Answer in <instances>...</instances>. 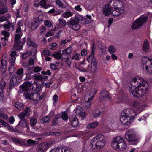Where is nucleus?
Here are the masks:
<instances>
[{
  "label": "nucleus",
  "mask_w": 152,
  "mask_h": 152,
  "mask_svg": "<svg viewBox=\"0 0 152 152\" xmlns=\"http://www.w3.org/2000/svg\"><path fill=\"white\" fill-rule=\"evenodd\" d=\"M147 86L146 80L140 77L136 76L131 82L129 91L134 97L142 96L146 93Z\"/></svg>",
  "instance_id": "1"
},
{
  "label": "nucleus",
  "mask_w": 152,
  "mask_h": 152,
  "mask_svg": "<svg viewBox=\"0 0 152 152\" xmlns=\"http://www.w3.org/2000/svg\"><path fill=\"white\" fill-rule=\"evenodd\" d=\"M136 115L135 112L131 109L124 110L121 113L120 118L121 123L124 124H129L133 121Z\"/></svg>",
  "instance_id": "2"
},
{
  "label": "nucleus",
  "mask_w": 152,
  "mask_h": 152,
  "mask_svg": "<svg viewBox=\"0 0 152 152\" xmlns=\"http://www.w3.org/2000/svg\"><path fill=\"white\" fill-rule=\"evenodd\" d=\"M23 20H21L19 21L17 24L16 33L15 37V41L14 45V48L15 50L21 49L23 47V44L20 42V39L22 35L21 28L23 27Z\"/></svg>",
  "instance_id": "3"
},
{
  "label": "nucleus",
  "mask_w": 152,
  "mask_h": 152,
  "mask_svg": "<svg viewBox=\"0 0 152 152\" xmlns=\"http://www.w3.org/2000/svg\"><path fill=\"white\" fill-rule=\"evenodd\" d=\"M105 140L104 137L102 134L97 135L91 140L90 147L92 149H99L105 145Z\"/></svg>",
  "instance_id": "4"
},
{
  "label": "nucleus",
  "mask_w": 152,
  "mask_h": 152,
  "mask_svg": "<svg viewBox=\"0 0 152 152\" xmlns=\"http://www.w3.org/2000/svg\"><path fill=\"white\" fill-rule=\"evenodd\" d=\"M125 138L130 144H136L140 140V138L136 135L133 130H129L125 134Z\"/></svg>",
  "instance_id": "5"
},
{
  "label": "nucleus",
  "mask_w": 152,
  "mask_h": 152,
  "mask_svg": "<svg viewBox=\"0 0 152 152\" xmlns=\"http://www.w3.org/2000/svg\"><path fill=\"white\" fill-rule=\"evenodd\" d=\"M142 61L143 69L148 73H152V57H144Z\"/></svg>",
  "instance_id": "6"
},
{
  "label": "nucleus",
  "mask_w": 152,
  "mask_h": 152,
  "mask_svg": "<svg viewBox=\"0 0 152 152\" xmlns=\"http://www.w3.org/2000/svg\"><path fill=\"white\" fill-rule=\"evenodd\" d=\"M148 19V17L144 15H142L135 20L131 26L133 30H136L145 23Z\"/></svg>",
  "instance_id": "7"
},
{
  "label": "nucleus",
  "mask_w": 152,
  "mask_h": 152,
  "mask_svg": "<svg viewBox=\"0 0 152 152\" xmlns=\"http://www.w3.org/2000/svg\"><path fill=\"white\" fill-rule=\"evenodd\" d=\"M148 19V17L144 15H142L135 20L131 26L133 30H136L145 23Z\"/></svg>",
  "instance_id": "8"
},
{
  "label": "nucleus",
  "mask_w": 152,
  "mask_h": 152,
  "mask_svg": "<svg viewBox=\"0 0 152 152\" xmlns=\"http://www.w3.org/2000/svg\"><path fill=\"white\" fill-rule=\"evenodd\" d=\"M87 60L88 62L91 63V67L89 68L90 71L95 74L97 71V63L93 55L90 56L87 58Z\"/></svg>",
  "instance_id": "9"
},
{
  "label": "nucleus",
  "mask_w": 152,
  "mask_h": 152,
  "mask_svg": "<svg viewBox=\"0 0 152 152\" xmlns=\"http://www.w3.org/2000/svg\"><path fill=\"white\" fill-rule=\"evenodd\" d=\"M52 144L51 142H42L37 146L36 151L38 152H44L48 149Z\"/></svg>",
  "instance_id": "10"
},
{
  "label": "nucleus",
  "mask_w": 152,
  "mask_h": 152,
  "mask_svg": "<svg viewBox=\"0 0 152 152\" xmlns=\"http://www.w3.org/2000/svg\"><path fill=\"white\" fill-rule=\"evenodd\" d=\"M68 25L75 31H78L81 28L78 20H70L67 23Z\"/></svg>",
  "instance_id": "11"
},
{
  "label": "nucleus",
  "mask_w": 152,
  "mask_h": 152,
  "mask_svg": "<svg viewBox=\"0 0 152 152\" xmlns=\"http://www.w3.org/2000/svg\"><path fill=\"white\" fill-rule=\"evenodd\" d=\"M121 137L120 136H117L114 138L112 141L111 143L112 148L117 151L121 140Z\"/></svg>",
  "instance_id": "12"
},
{
  "label": "nucleus",
  "mask_w": 152,
  "mask_h": 152,
  "mask_svg": "<svg viewBox=\"0 0 152 152\" xmlns=\"http://www.w3.org/2000/svg\"><path fill=\"white\" fill-rule=\"evenodd\" d=\"M110 2L107 4H105L103 7V13L106 16H108L110 14H112V9L110 5Z\"/></svg>",
  "instance_id": "13"
},
{
  "label": "nucleus",
  "mask_w": 152,
  "mask_h": 152,
  "mask_svg": "<svg viewBox=\"0 0 152 152\" xmlns=\"http://www.w3.org/2000/svg\"><path fill=\"white\" fill-rule=\"evenodd\" d=\"M21 78V77L18 75H13L10 80V88H13L14 86L15 85L16 83H19Z\"/></svg>",
  "instance_id": "14"
},
{
  "label": "nucleus",
  "mask_w": 152,
  "mask_h": 152,
  "mask_svg": "<svg viewBox=\"0 0 152 152\" xmlns=\"http://www.w3.org/2000/svg\"><path fill=\"white\" fill-rule=\"evenodd\" d=\"M8 61L7 58L4 56L2 57L1 69L2 73H4L7 69V62Z\"/></svg>",
  "instance_id": "15"
},
{
  "label": "nucleus",
  "mask_w": 152,
  "mask_h": 152,
  "mask_svg": "<svg viewBox=\"0 0 152 152\" xmlns=\"http://www.w3.org/2000/svg\"><path fill=\"white\" fill-rule=\"evenodd\" d=\"M34 60L33 58H30L29 59L28 64L23 63L22 64L23 66L29 70H30L33 68L34 66Z\"/></svg>",
  "instance_id": "16"
},
{
  "label": "nucleus",
  "mask_w": 152,
  "mask_h": 152,
  "mask_svg": "<svg viewBox=\"0 0 152 152\" xmlns=\"http://www.w3.org/2000/svg\"><path fill=\"white\" fill-rule=\"evenodd\" d=\"M124 10V8L115 7L114 10H112V15L113 16H119L123 13Z\"/></svg>",
  "instance_id": "17"
},
{
  "label": "nucleus",
  "mask_w": 152,
  "mask_h": 152,
  "mask_svg": "<svg viewBox=\"0 0 152 152\" xmlns=\"http://www.w3.org/2000/svg\"><path fill=\"white\" fill-rule=\"evenodd\" d=\"M117 151H122L125 150L127 147V145L124 141L123 139L121 137Z\"/></svg>",
  "instance_id": "18"
},
{
  "label": "nucleus",
  "mask_w": 152,
  "mask_h": 152,
  "mask_svg": "<svg viewBox=\"0 0 152 152\" xmlns=\"http://www.w3.org/2000/svg\"><path fill=\"white\" fill-rule=\"evenodd\" d=\"M11 58L9 61L12 66H14L15 64V60L17 56V53L15 51H12L10 53Z\"/></svg>",
  "instance_id": "19"
},
{
  "label": "nucleus",
  "mask_w": 152,
  "mask_h": 152,
  "mask_svg": "<svg viewBox=\"0 0 152 152\" xmlns=\"http://www.w3.org/2000/svg\"><path fill=\"white\" fill-rule=\"evenodd\" d=\"M100 100L103 101L106 99H108L110 100L111 98L109 96L108 93L107 91H102L100 95Z\"/></svg>",
  "instance_id": "20"
},
{
  "label": "nucleus",
  "mask_w": 152,
  "mask_h": 152,
  "mask_svg": "<svg viewBox=\"0 0 152 152\" xmlns=\"http://www.w3.org/2000/svg\"><path fill=\"white\" fill-rule=\"evenodd\" d=\"M110 3L112 4L113 3L115 7L124 8V3L120 0H112L110 2Z\"/></svg>",
  "instance_id": "21"
},
{
  "label": "nucleus",
  "mask_w": 152,
  "mask_h": 152,
  "mask_svg": "<svg viewBox=\"0 0 152 152\" xmlns=\"http://www.w3.org/2000/svg\"><path fill=\"white\" fill-rule=\"evenodd\" d=\"M70 120L71 125L72 126L75 127L78 125L79 124L78 119L75 115H73L71 116Z\"/></svg>",
  "instance_id": "22"
},
{
  "label": "nucleus",
  "mask_w": 152,
  "mask_h": 152,
  "mask_svg": "<svg viewBox=\"0 0 152 152\" xmlns=\"http://www.w3.org/2000/svg\"><path fill=\"white\" fill-rule=\"evenodd\" d=\"M56 148L58 152H73L72 149L66 147H59Z\"/></svg>",
  "instance_id": "23"
},
{
  "label": "nucleus",
  "mask_w": 152,
  "mask_h": 152,
  "mask_svg": "<svg viewBox=\"0 0 152 152\" xmlns=\"http://www.w3.org/2000/svg\"><path fill=\"white\" fill-rule=\"evenodd\" d=\"M30 112V109L29 107L26 108L24 111L20 113L19 115V118L21 120H23L24 118L26 115H29V113Z\"/></svg>",
  "instance_id": "24"
},
{
  "label": "nucleus",
  "mask_w": 152,
  "mask_h": 152,
  "mask_svg": "<svg viewBox=\"0 0 152 152\" xmlns=\"http://www.w3.org/2000/svg\"><path fill=\"white\" fill-rule=\"evenodd\" d=\"M131 104L136 109V111L138 112H140H140L142 111V110H140L142 108V107L138 102L133 101H132Z\"/></svg>",
  "instance_id": "25"
},
{
  "label": "nucleus",
  "mask_w": 152,
  "mask_h": 152,
  "mask_svg": "<svg viewBox=\"0 0 152 152\" xmlns=\"http://www.w3.org/2000/svg\"><path fill=\"white\" fill-rule=\"evenodd\" d=\"M56 3L57 5L62 8H65L67 6L66 2L64 0H56Z\"/></svg>",
  "instance_id": "26"
},
{
  "label": "nucleus",
  "mask_w": 152,
  "mask_h": 152,
  "mask_svg": "<svg viewBox=\"0 0 152 152\" xmlns=\"http://www.w3.org/2000/svg\"><path fill=\"white\" fill-rule=\"evenodd\" d=\"M97 92L96 89L94 88H91L90 89L88 92V97H89L93 99L94 95Z\"/></svg>",
  "instance_id": "27"
},
{
  "label": "nucleus",
  "mask_w": 152,
  "mask_h": 152,
  "mask_svg": "<svg viewBox=\"0 0 152 152\" xmlns=\"http://www.w3.org/2000/svg\"><path fill=\"white\" fill-rule=\"evenodd\" d=\"M44 96L42 95L40 96V94L37 93L33 94L32 100L34 101H38L42 100Z\"/></svg>",
  "instance_id": "28"
},
{
  "label": "nucleus",
  "mask_w": 152,
  "mask_h": 152,
  "mask_svg": "<svg viewBox=\"0 0 152 152\" xmlns=\"http://www.w3.org/2000/svg\"><path fill=\"white\" fill-rule=\"evenodd\" d=\"M31 83L27 82H24L20 87L24 91H27L29 87L31 86Z\"/></svg>",
  "instance_id": "29"
},
{
  "label": "nucleus",
  "mask_w": 152,
  "mask_h": 152,
  "mask_svg": "<svg viewBox=\"0 0 152 152\" xmlns=\"http://www.w3.org/2000/svg\"><path fill=\"white\" fill-rule=\"evenodd\" d=\"M11 139L12 141L18 145H22L24 143V141L22 139L15 137H12Z\"/></svg>",
  "instance_id": "30"
},
{
  "label": "nucleus",
  "mask_w": 152,
  "mask_h": 152,
  "mask_svg": "<svg viewBox=\"0 0 152 152\" xmlns=\"http://www.w3.org/2000/svg\"><path fill=\"white\" fill-rule=\"evenodd\" d=\"M99 123L97 121L89 123L87 126L88 129L91 128L94 129L98 126Z\"/></svg>",
  "instance_id": "31"
},
{
  "label": "nucleus",
  "mask_w": 152,
  "mask_h": 152,
  "mask_svg": "<svg viewBox=\"0 0 152 152\" xmlns=\"http://www.w3.org/2000/svg\"><path fill=\"white\" fill-rule=\"evenodd\" d=\"M18 125L20 128H23L26 127L27 128V126L26 121L25 119L21 120L19 122V123Z\"/></svg>",
  "instance_id": "32"
},
{
  "label": "nucleus",
  "mask_w": 152,
  "mask_h": 152,
  "mask_svg": "<svg viewBox=\"0 0 152 152\" xmlns=\"http://www.w3.org/2000/svg\"><path fill=\"white\" fill-rule=\"evenodd\" d=\"M39 23L38 21H36L35 20H34L31 23V28L33 30H34L37 28L39 26Z\"/></svg>",
  "instance_id": "33"
},
{
  "label": "nucleus",
  "mask_w": 152,
  "mask_h": 152,
  "mask_svg": "<svg viewBox=\"0 0 152 152\" xmlns=\"http://www.w3.org/2000/svg\"><path fill=\"white\" fill-rule=\"evenodd\" d=\"M4 29H8L12 28L13 30H14V27L12 24L9 22H7L4 24L3 25Z\"/></svg>",
  "instance_id": "34"
},
{
  "label": "nucleus",
  "mask_w": 152,
  "mask_h": 152,
  "mask_svg": "<svg viewBox=\"0 0 152 152\" xmlns=\"http://www.w3.org/2000/svg\"><path fill=\"white\" fill-rule=\"evenodd\" d=\"M33 93L31 92L27 91L24 94V96L26 99H32Z\"/></svg>",
  "instance_id": "35"
},
{
  "label": "nucleus",
  "mask_w": 152,
  "mask_h": 152,
  "mask_svg": "<svg viewBox=\"0 0 152 152\" xmlns=\"http://www.w3.org/2000/svg\"><path fill=\"white\" fill-rule=\"evenodd\" d=\"M72 48L71 47L68 48L64 50L62 52V56H63L64 55L69 54L72 53Z\"/></svg>",
  "instance_id": "36"
},
{
  "label": "nucleus",
  "mask_w": 152,
  "mask_h": 152,
  "mask_svg": "<svg viewBox=\"0 0 152 152\" xmlns=\"http://www.w3.org/2000/svg\"><path fill=\"white\" fill-rule=\"evenodd\" d=\"M73 13L69 11H67L64 13L61 16L64 18H67L72 15Z\"/></svg>",
  "instance_id": "37"
},
{
  "label": "nucleus",
  "mask_w": 152,
  "mask_h": 152,
  "mask_svg": "<svg viewBox=\"0 0 152 152\" xmlns=\"http://www.w3.org/2000/svg\"><path fill=\"white\" fill-rule=\"evenodd\" d=\"M48 12L52 14L53 15H56L61 14L62 12L59 10H55L54 9H52L49 10Z\"/></svg>",
  "instance_id": "38"
},
{
  "label": "nucleus",
  "mask_w": 152,
  "mask_h": 152,
  "mask_svg": "<svg viewBox=\"0 0 152 152\" xmlns=\"http://www.w3.org/2000/svg\"><path fill=\"white\" fill-rule=\"evenodd\" d=\"M149 44L148 42L145 40L144 42L143 46V49L144 52L148 51L149 49Z\"/></svg>",
  "instance_id": "39"
},
{
  "label": "nucleus",
  "mask_w": 152,
  "mask_h": 152,
  "mask_svg": "<svg viewBox=\"0 0 152 152\" xmlns=\"http://www.w3.org/2000/svg\"><path fill=\"white\" fill-rule=\"evenodd\" d=\"M108 51L110 54L115 53L116 51V49L113 45H110L108 48Z\"/></svg>",
  "instance_id": "40"
},
{
  "label": "nucleus",
  "mask_w": 152,
  "mask_h": 152,
  "mask_svg": "<svg viewBox=\"0 0 152 152\" xmlns=\"http://www.w3.org/2000/svg\"><path fill=\"white\" fill-rule=\"evenodd\" d=\"M88 98V100L86 101L84 103L85 106L88 108L91 105V102L92 100V99L89 97Z\"/></svg>",
  "instance_id": "41"
},
{
  "label": "nucleus",
  "mask_w": 152,
  "mask_h": 152,
  "mask_svg": "<svg viewBox=\"0 0 152 152\" xmlns=\"http://www.w3.org/2000/svg\"><path fill=\"white\" fill-rule=\"evenodd\" d=\"M15 107L19 110H21L23 108V104L20 102H16L15 104Z\"/></svg>",
  "instance_id": "42"
},
{
  "label": "nucleus",
  "mask_w": 152,
  "mask_h": 152,
  "mask_svg": "<svg viewBox=\"0 0 152 152\" xmlns=\"http://www.w3.org/2000/svg\"><path fill=\"white\" fill-rule=\"evenodd\" d=\"M102 113L99 110H97L94 112L93 113V115L94 118H97L100 117Z\"/></svg>",
  "instance_id": "43"
},
{
  "label": "nucleus",
  "mask_w": 152,
  "mask_h": 152,
  "mask_svg": "<svg viewBox=\"0 0 152 152\" xmlns=\"http://www.w3.org/2000/svg\"><path fill=\"white\" fill-rule=\"evenodd\" d=\"M27 43L28 45L29 46H34L35 45L34 42L32 41L31 39L30 38H28L27 39Z\"/></svg>",
  "instance_id": "44"
},
{
  "label": "nucleus",
  "mask_w": 152,
  "mask_h": 152,
  "mask_svg": "<svg viewBox=\"0 0 152 152\" xmlns=\"http://www.w3.org/2000/svg\"><path fill=\"white\" fill-rule=\"evenodd\" d=\"M40 5L43 7L44 8L46 9L49 7V5L46 4V2L44 0L41 1L40 2Z\"/></svg>",
  "instance_id": "45"
},
{
  "label": "nucleus",
  "mask_w": 152,
  "mask_h": 152,
  "mask_svg": "<svg viewBox=\"0 0 152 152\" xmlns=\"http://www.w3.org/2000/svg\"><path fill=\"white\" fill-rule=\"evenodd\" d=\"M36 141L33 140L32 139H28L27 141V143L29 146H31L36 144Z\"/></svg>",
  "instance_id": "46"
},
{
  "label": "nucleus",
  "mask_w": 152,
  "mask_h": 152,
  "mask_svg": "<svg viewBox=\"0 0 152 152\" xmlns=\"http://www.w3.org/2000/svg\"><path fill=\"white\" fill-rule=\"evenodd\" d=\"M6 84V83L4 81L3 79H2L0 82V90H2V91H3V89L5 87Z\"/></svg>",
  "instance_id": "47"
},
{
  "label": "nucleus",
  "mask_w": 152,
  "mask_h": 152,
  "mask_svg": "<svg viewBox=\"0 0 152 152\" xmlns=\"http://www.w3.org/2000/svg\"><path fill=\"white\" fill-rule=\"evenodd\" d=\"M37 120L34 117H31L30 118V123L32 126H34L37 123Z\"/></svg>",
  "instance_id": "48"
},
{
  "label": "nucleus",
  "mask_w": 152,
  "mask_h": 152,
  "mask_svg": "<svg viewBox=\"0 0 152 152\" xmlns=\"http://www.w3.org/2000/svg\"><path fill=\"white\" fill-rule=\"evenodd\" d=\"M1 34L5 37L7 38L10 35L9 32L5 30H2L1 32Z\"/></svg>",
  "instance_id": "49"
},
{
  "label": "nucleus",
  "mask_w": 152,
  "mask_h": 152,
  "mask_svg": "<svg viewBox=\"0 0 152 152\" xmlns=\"http://www.w3.org/2000/svg\"><path fill=\"white\" fill-rule=\"evenodd\" d=\"M50 67L52 69L56 70L58 67V64L57 63H52L51 64Z\"/></svg>",
  "instance_id": "50"
},
{
  "label": "nucleus",
  "mask_w": 152,
  "mask_h": 152,
  "mask_svg": "<svg viewBox=\"0 0 152 152\" xmlns=\"http://www.w3.org/2000/svg\"><path fill=\"white\" fill-rule=\"evenodd\" d=\"M33 77L35 80H37L42 81L43 80V78L40 75H38L36 74H34L33 75Z\"/></svg>",
  "instance_id": "51"
},
{
  "label": "nucleus",
  "mask_w": 152,
  "mask_h": 152,
  "mask_svg": "<svg viewBox=\"0 0 152 152\" xmlns=\"http://www.w3.org/2000/svg\"><path fill=\"white\" fill-rule=\"evenodd\" d=\"M23 6V10L26 12H27L29 10L28 4H27L22 5Z\"/></svg>",
  "instance_id": "52"
},
{
  "label": "nucleus",
  "mask_w": 152,
  "mask_h": 152,
  "mask_svg": "<svg viewBox=\"0 0 152 152\" xmlns=\"http://www.w3.org/2000/svg\"><path fill=\"white\" fill-rule=\"evenodd\" d=\"M80 54L76 53L73 54L72 56V58L73 60H78L79 59Z\"/></svg>",
  "instance_id": "53"
},
{
  "label": "nucleus",
  "mask_w": 152,
  "mask_h": 152,
  "mask_svg": "<svg viewBox=\"0 0 152 152\" xmlns=\"http://www.w3.org/2000/svg\"><path fill=\"white\" fill-rule=\"evenodd\" d=\"M55 58L58 59H60L61 57H63L60 53H57L53 54Z\"/></svg>",
  "instance_id": "54"
},
{
  "label": "nucleus",
  "mask_w": 152,
  "mask_h": 152,
  "mask_svg": "<svg viewBox=\"0 0 152 152\" xmlns=\"http://www.w3.org/2000/svg\"><path fill=\"white\" fill-rule=\"evenodd\" d=\"M23 68H20L18 69L17 72V73L18 75L20 76V77L21 78L22 76V75L23 74Z\"/></svg>",
  "instance_id": "55"
},
{
  "label": "nucleus",
  "mask_w": 152,
  "mask_h": 152,
  "mask_svg": "<svg viewBox=\"0 0 152 152\" xmlns=\"http://www.w3.org/2000/svg\"><path fill=\"white\" fill-rule=\"evenodd\" d=\"M31 54V53L30 51L24 53L22 56V58L23 59H25L28 57Z\"/></svg>",
  "instance_id": "56"
},
{
  "label": "nucleus",
  "mask_w": 152,
  "mask_h": 152,
  "mask_svg": "<svg viewBox=\"0 0 152 152\" xmlns=\"http://www.w3.org/2000/svg\"><path fill=\"white\" fill-rule=\"evenodd\" d=\"M7 10L6 7H3L0 8V13L4 14L7 12Z\"/></svg>",
  "instance_id": "57"
},
{
  "label": "nucleus",
  "mask_w": 152,
  "mask_h": 152,
  "mask_svg": "<svg viewBox=\"0 0 152 152\" xmlns=\"http://www.w3.org/2000/svg\"><path fill=\"white\" fill-rule=\"evenodd\" d=\"M2 109H0V113H1V117L4 119H7L8 118L7 115L6 114L2 113Z\"/></svg>",
  "instance_id": "58"
},
{
  "label": "nucleus",
  "mask_w": 152,
  "mask_h": 152,
  "mask_svg": "<svg viewBox=\"0 0 152 152\" xmlns=\"http://www.w3.org/2000/svg\"><path fill=\"white\" fill-rule=\"evenodd\" d=\"M50 118L49 116H47L45 117L44 118H42L41 122L42 123H44L46 122H48L50 120Z\"/></svg>",
  "instance_id": "59"
},
{
  "label": "nucleus",
  "mask_w": 152,
  "mask_h": 152,
  "mask_svg": "<svg viewBox=\"0 0 152 152\" xmlns=\"http://www.w3.org/2000/svg\"><path fill=\"white\" fill-rule=\"evenodd\" d=\"M1 40L2 41V45L3 46H5V44L4 43L7 42L8 41V38L6 37H3L1 38Z\"/></svg>",
  "instance_id": "60"
},
{
  "label": "nucleus",
  "mask_w": 152,
  "mask_h": 152,
  "mask_svg": "<svg viewBox=\"0 0 152 152\" xmlns=\"http://www.w3.org/2000/svg\"><path fill=\"white\" fill-rule=\"evenodd\" d=\"M59 24L61 25V26H65L66 24V22L64 20L62 19H59Z\"/></svg>",
  "instance_id": "61"
},
{
  "label": "nucleus",
  "mask_w": 152,
  "mask_h": 152,
  "mask_svg": "<svg viewBox=\"0 0 152 152\" xmlns=\"http://www.w3.org/2000/svg\"><path fill=\"white\" fill-rule=\"evenodd\" d=\"M67 114L65 112H63L61 115V118L64 120H66L67 119Z\"/></svg>",
  "instance_id": "62"
},
{
  "label": "nucleus",
  "mask_w": 152,
  "mask_h": 152,
  "mask_svg": "<svg viewBox=\"0 0 152 152\" xmlns=\"http://www.w3.org/2000/svg\"><path fill=\"white\" fill-rule=\"evenodd\" d=\"M38 30L40 34H42L46 31V28L45 27L43 26L39 29Z\"/></svg>",
  "instance_id": "63"
},
{
  "label": "nucleus",
  "mask_w": 152,
  "mask_h": 152,
  "mask_svg": "<svg viewBox=\"0 0 152 152\" xmlns=\"http://www.w3.org/2000/svg\"><path fill=\"white\" fill-rule=\"evenodd\" d=\"M41 70V67L39 66H36L34 68V71L35 73L38 72Z\"/></svg>",
  "instance_id": "64"
}]
</instances>
